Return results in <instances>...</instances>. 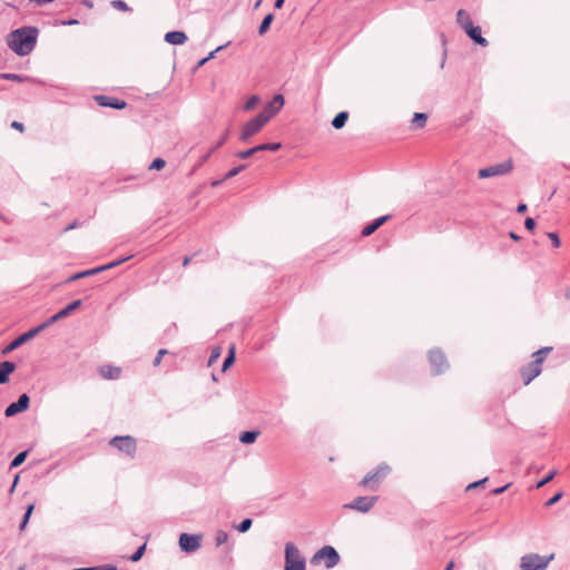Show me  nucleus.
Segmentation results:
<instances>
[{"label":"nucleus","mask_w":570,"mask_h":570,"mask_svg":"<svg viewBox=\"0 0 570 570\" xmlns=\"http://www.w3.org/2000/svg\"><path fill=\"white\" fill-rule=\"evenodd\" d=\"M509 236H510L513 240H519V239H520V236H519L517 233H514V232H510V233H509Z\"/></svg>","instance_id":"obj_63"},{"label":"nucleus","mask_w":570,"mask_h":570,"mask_svg":"<svg viewBox=\"0 0 570 570\" xmlns=\"http://www.w3.org/2000/svg\"><path fill=\"white\" fill-rule=\"evenodd\" d=\"M111 7L117 10L125 11V12H128L131 10L130 7L124 0L111 1Z\"/></svg>","instance_id":"obj_38"},{"label":"nucleus","mask_w":570,"mask_h":570,"mask_svg":"<svg viewBox=\"0 0 570 570\" xmlns=\"http://www.w3.org/2000/svg\"><path fill=\"white\" fill-rule=\"evenodd\" d=\"M228 135H229V131H228V130H226V131L223 134V136L220 137V139H218V141L216 142L215 148H219V147H222V146L226 142V140H227V138H228Z\"/></svg>","instance_id":"obj_51"},{"label":"nucleus","mask_w":570,"mask_h":570,"mask_svg":"<svg viewBox=\"0 0 570 570\" xmlns=\"http://www.w3.org/2000/svg\"><path fill=\"white\" fill-rule=\"evenodd\" d=\"M166 165L165 160L163 158H155L153 163L149 166V169H156L159 170L164 168Z\"/></svg>","instance_id":"obj_44"},{"label":"nucleus","mask_w":570,"mask_h":570,"mask_svg":"<svg viewBox=\"0 0 570 570\" xmlns=\"http://www.w3.org/2000/svg\"><path fill=\"white\" fill-rule=\"evenodd\" d=\"M38 335V332L35 327L30 328L29 331L24 332L23 334L19 335L17 338H14L11 343H9L6 348L3 350V354H7L22 344L27 343L28 341L32 340Z\"/></svg>","instance_id":"obj_15"},{"label":"nucleus","mask_w":570,"mask_h":570,"mask_svg":"<svg viewBox=\"0 0 570 570\" xmlns=\"http://www.w3.org/2000/svg\"><path fill=\"white\" fill-rule=\"evenodd\" d=\"M30 397L28 394H21L16 402L10 403L6 410L4 415L11 417L20 412L26 411L29 407Z\"/></svg>","instance_id":"obj_14"},{"label":"nucleus","mask_w":570,"mask_h":570,"mask_svg":"<svg viewBox=\"0 0 570 570\" xmlns=\"http://www.w3.org/2000/svg\"><path fill=\"white\" fill-rule=\"evenodd\" d=\"M553 558V553L550 556H540L538 553L524 554L521 558L520 568L522 570H546Z\"/></svg>","instance_id":"obj_3"},{"label":"nucleus","mask_w":570,"mask_h":570,"mask_svg":"<svg viewBox=\"0 0 570 570\" xmlns=\"http://www.w3.org/2000/svg\"><path fill=\"white\" fill-rule=\"evenodd\" d=\"M81 299H76L73 302H71L70 304H68L65 308L60 309L58 313H59V317H67L68 315H70L73 311H76L77 308H79L81 306Z\"/></svg>","instance_id":"obj_23"},{"label":"nucleus","mask_w":570,"mask_h":570,"mask_svg":"<svg viewBox=\"0 0 570 570\" xmlns=\"http://www.w3.org/2000/svg\"><path fill=\"white\" fill-rule=\"evenodd\" d=\"M132 257V255H129V256H126V257H119V259H116L117 262H119V265L129 261L130 258Z\"/></svg>","instance_id":"obj_62"},{"label":"nucleus","mask_w":570,"mask_h":570,"mask_svg":"<svg viewBox=\"0 0 570 570\" xmlns=\"http://www.w3.org/2000/svg\"><path fill=\"white\" fill-rule=\"evenodd\" d=\"M456 22L463 30L468 29L469 24H473L469 12L464 9H460L456 12Z\"/></svg>","instance_id":"obj_21"},{"label":"nucleus","mask_w":570,"mask_h":570,"mask_svg":"<svg viewBox=\"0 0 570 570\" xmlns=\"http://www.w3.org/2000/svg\"><path fill=\"white\" fill-rule=\"evenodd\" d=\"M259 435L258 431H245L239 435V441L244 444H252L256 441L257 436Z\"/></svg>","instance_id":"obj_24"},{"label":"nucleus","mask_w":570,"mask_h":570,"mask_svg":"<svg viewBox=\"0 0 570 570\" xmlns=\"http://www.w3.org/2000/svg\"><path fill=\"white\" fill-rule=\"evenodd\" d=\"M266 124V118L258 114L243 126L239 139L242 141H247L252 136L259 132Z\"/></svg>","instance_id":"obj_8"},{"label":"nucleus","mask_w":570,"mask_h":570,"mask_svg":"<svg viewBox=\"0 0 570 570\" xmlns=\"http://www.w3.org/2000/svg\"><path fill=\"white\" fill-rule=\"evenodd\" d=\"M39 30L36 27H21L12 30L7 37L8 47L18 56L29 55L37 43Z\"/></svg>","instance_id":"obj_1"},{"label":"nucleus","mask_w":570,"mask_h":570,"mask_svg":"<svg viewBox=\"0 0 570 570\" xmlns=\"http://www.w3.org/2000/svg\"><path fill=\"white\" fill-rule=\"evenodd\" d=\"M79 21L77 19L62 20L60 22L61 26H76Z\"/></svg>","instance_id":"obj_54"},{"label":"nucleus","mask_w":570,"mask_h":570,"mask_svg":"<svg viewBox=\"0 0 570 570\" xmlns=\"http://www.w3.org/2000/svg\"><path fill=\"white\" fill-rule=\"evenodd\" d=\"M541 358L533 360L520 370L523 384L529 385L537 376L541 374Z\"/></svg>","instance_id":"obj_11"},{"label":"nucleus","mask_w":570,"mask_h":570,"mask_svg":"<svg viewBox=\"0 0 570 570\" xmlns=\"http://www.w3.org/2000/svg\"><path fill=\"white\" fill-rule=\"evenodd\" d=\"M513 169V163L511 159L504 160L499 164L491 165L485 168H481L478 171L479 178H490L508 175Z\"/></svg>","instance_id":"obj_6"},{"label":"nucleus","mask_w":570,"mask_h":570,"mask_svg":"<svg viewBox=\"0 0 570 570\" xmlns=\"http://www.w3.org/2000/svg\"><path fill=\"white\" fill-rule=\"evenodd\" d=\"M348 119V112L347 111H341L338 112L332 120V126L335 129H341L345 126L346 121Z\"/></svg>","instance_id":"obj_22"},{"label":"nucleus","mask_w":570,"mask_h":570,"mask_svg":"<svg viewBox=\"0 0 570 570\" xmlns=\"http://www.w3.org/2000/svg\"><path fill=\"white\" fill-rule=\"evenodd\" d=\"M33 508H35L33 504H29L27 507L24 515H23V519H22V521H21V523L19 525L20 531H22L26 528V525H27V523H28V521H29V519H30V517L32 514Z\"/></svg>","instance_id":"obj_37"},{"label":"nucleus","mask_w":570,"mask_h":570,"mask_svg":"<svg viewBox=\"0 0 570 570\" xmlns=\"http://www.w3.org/2000/svg\"><path fill=\"white\" fill-rule=\"evenodd\" d=\"M377 499V497H357L352 502L345 504L344 508L366 513L374 507Z\"/></svg>","instance_id":"obj_12"},{"label":"nucleus","mask_w":570,"mask_h":570,"mask_svg":"<svg viewBox=\"0 0 570 570\" xmlns=\"http://www.w3.org/2000/svg\"><path fill=\"white\" fill-rule=\"evenodd\" d=\"M552 350V347H542L540 350H538L537 352H534L532 354V356L534 357V360H538V358H541V364L543 363L544 361V357L546 355Z\"/></svg>","instance_id":"obj_43"},{"label":"nucleus","mask_w":570,"mask_h":570,"mask_svg":"<svg viewBox=\"0 0 570 570\" xmlns=\"http://www.w3.org/2000/svg\"><path fill=\"white\" fill-rule=\"evenodd\" d=\"M225 46H226V45H224V46H219V47H217L215 50L210 51V52H209V55L206 57V58H207V60L209 61L210 59H213V58L215 57L216 52H218L219 50H222Z\"/></svg>","instance_id":"obj_55"},{"label":"nucleus","mask_w":570,"mask_h":570,"mask_svg":"<svg viewBox=\"0 0 570 570\" xmlns=\"http://www.w3.org/2000/svg\"><path fill=\"white\" fill-rule=\"evenodd\" d=\"M165 41L170 45H184L187 36L184 31H169L165 35Z\"/></svg>","instance_id":"obj_20"},{"label":"nucleus","mask_w":570,"mask_h":570,"mask_svg":"<svg viewBox=\"0 0 570 570\" xmlns=\"http://www.w3.org/2000/svg\"><path fill=\"white\" fill-rule=\"evenodd\" d=\"M274 20V16L273 13H268L264 17L263 21L261 22V26L258 28V33L261 36H263L264 33L267 32V30L269 29L271 27V23L273 22Z\"/></svg>","instance_id":"obj_28"},{"label":"nucleus","mask_w":570,"mask_h":570,"mask_svg":"<svg viewBox=\"0 0 570 570\" xmlns=\"http://www.w3.org/2000/svg\"><path fill=\"white\" fill-rule=\"evenodd\" d=\"M235 362V347L230 346L228 355L225 357L222 371L225 372Z\"/></svg>","instance_id":"obj_31"},{"label":"nucleus","mask_w":570,"mask_h":570,"mask_svg":"<svg viewBox=\"0 0 570 570\" xmlns=\"http://www.w3.org/2000/svg\"><path fill=\"white\" fill-rule=\"evenodd\" d=\"M259 151H277L282 148L281 142H266L258 145Z\"/></svg>","instance_id":"obj_32"},{"label":"nucleus","mask_w":570,"mask_h":570,"mask_svg":"<svg viewBox=\"0 0 570 570\" xmlns=\"http://www.w3.org/2000/svg\"><path fill=\"white\" fill-rule=\"evenodd\" d=\"M524 227L532 232L535 228V220L532 217H527L524 220Z\"/></svg>","instance_id":"obj_49"},{"label":"nucleus","mask_w":570,"mask_h":570,"mask_svg":"<svg viewBox=\"0 0 570 570\" xmlns=\"http://www.w3.org/2000/svg\"><path fill=\"white\" fill-rule=\"evenodd\" d=\"M562 494H563V493H562L561 491H560V492H558V493H556L553 497H551V498H550V499L544 503V505H546L547 508L552 507L553 504H556V503H557V502L562 498Z\"/></svg>","instance_id":"obj_46"},{"label":"nucleus","mask_w":570,"mask_h":570,"mask_svg":"<svg viewBox=\"0 0 570 570\" xmlns=\"http://www.w3.org/2000/svg\"><path fill=\"white\" fill-rule=\"evenodd\" d=\"M285 0H275V9H281L284 6Z\"/></svg>","instance_id":"obj_60"},{"label":"nucleus","mask_w":570,"mask_h":570,"mask_svg":"<svg viewBox=\"0 0 570 570\" xmlns=\"http://www.w3.org/2000/svg\"><path fill=\"white\" fill-rule=\"evenodd\" d=\"M0 79L22 82V81L27 80L28 77H23V76L17 75V73L6 72V73H0Z\"/></svg>","instance_id":"obj_35"},{"label":"nucleus","mask_w":570,"mask_h":570,"mask_svg":"<svg viewBox=\"0 0 570 570\" xmlns=\"http://www.w3.org/2000/svg\"><path fill=\"white\" fill-rule=\"evenodd\" d=\"M428 115L424 112H415L412 119L413 126L416 128H423L426 124Z\"/></svg>","instance_id":"obj_29"},{"label":"nucleus","mask_w":570,"mask_h":570,"mask_svg":"<svg viewBox=\"0 0 570 570\" xmlns=\"http://www.w3.org/2000/svg\"><path fill=\"white\" fill-rule=\"evenodd\" d=\"M252 523H253L252 519L246 518V519H244V520H243V521L237 525V530H238L240 533H245V532H247V531L250 529Z\"/></svg>","instance_id":"obj_42"},{"label":"nucleus","mask_w":570,"mask_h":570,"mask_svg":"<svg viewBox=\"0 0 570 570\" xmlns=\"http://www.w3.org/2000/svg\"><path fill=\"white\" fill-rule=\"evenodd\" d=\"M246 167H247L246 164H242L237 167L232 168L230 170H228L226 173V175L224 176V179H230V178L237 176L239 173H242L244 169H246Z\"/></svg>","instance_id":"obj_36"},{"label":"nucleus","mask_w":570,"mask_h":570,"mask_svg":"<svg viewBox=\"0 0 570 570\" xmlns=\"http://www.w3.org/2000/svg\"><path fill=\"white\" fill-rule=\"evenodd\" d=\"M167 353H168V351L166 348H160L157 352L156 357L154 358L153 365L154 366L160 365L163 356L166 355Z\"/></svg>","instance_id":"obj_45"},{"label":"nucleus","mask_w":570,"mask_h":570,"mask_svg":"<svg viewBox=\"0 0 570 570\" xmlns=\"http://www.w3.org/2000/svg\"><path fill=\"white\" fill-rule=\"evenodd\" d=\"M322 560H325V568L332 569L338 564L341 557L332 546H324L317 550L311 558V563L317 566Z\"/></svg>","instance_id":"obj_4"},{"label":"nucleus","mask_w":570,"mask_h":570,"mask_svg":"<svg viewBox=\"0 0 570 570\" xmlns=\"http://www.w3.org/2000/svg\"><path fill=\"white\" fill-rule=\"evenodd\" d=\"M110 445L130 458H134L137 450L136 440L130 435L115 436L111 439Z\"/></svg>","instance_id":"obj_9"},{"label":"nucleus","mask_w":570,"mask_h":570,"mask_svg":"<svg viewBox=\"0 0 570 570\" xmlns=\"http://www.w3.org/2000/svg\"><path fill=\"white\" fill-rule=\"evenodd\" d=\"M190 261H191V257H190V256H185V257H184L183 265H184V266H187V265L190 263Z\"/></svg>","instance_id":"obj_64"},{"label":"nucleus","mask_w":570,"mask_h":570,"mask_svg":"<svg viewBox=\"0 0 570 570\" xmlns=\"http://www.w3.org/2000/svg\"><path fill=\"white\" fill-rule=\"evenodd\" d=\"M16 370V364L10 361L0 362V384L9 381V375Z\"/></svg>","instance_id":"obj_19"},{"label":"nucleus","mask_w":570,"mask_h":570,"mask_svg":"<svg viewBox=\"0 0 570 570\" xmlns=\"http://www.w3.org/2000/svg\"><path fill=\"white\" fill-rule=\"evenodd\" d=\"M259 97L254 95L247 99V101L244 105V110L249 111L255 108V106L258 104Z\"/></svg>","instance_id":"obj_39"},{"label":"nucleus","mask_w":570,"mask_h":570,"mask_svg":"<svg viewBox=\"0 0 570 570\" xmlns=\"http://www.w3.org/2000/svg\"><path fill=\"white\" fill-rule=\"evenodd\" d=\"M96 274H98L97 267L91 268V269H87V271H82V272H79V273H76V274L71 275L67 279V283H71V282L78 281L80 278H83V277H87V276H91V275H96Z\"/></svg>","instance_id":"obj_26"},{"label":"nucleus","mask_w":570,"mask_h":570,"mask_svg":"<svg viewBox=\"0 0 570 570\" xmlns=\"http://www.w3.org/2000/svg\"><path fill=\"white\" fill-rule=\"evenodd\" d=\"M557 473V470H552L551 472H549L543 479L537 482L535 489L543 488L546 484H548L550 481L554 479Z\"/></svg>","instance_id":"obj_34"},{"label":"nucleus","mask_w":570,"mask_h":570,"mask_svg":"<svg viewBox=\"0 0 570 570\" xmlns=\"http://www.w3.org/2000/svg\"><path fill=\"white\" fill-rule=\"evenodd\" d=\"M471 40L481 47L488 46V40L482 36L481 28L479 26L469 24V28L464 30Z\"/></svg>","instance_id":"obj_17"},{"label":"nucleus","mask_w":570,"mask_h":570,"mask_svg":"<svg viewBox=\"0 0 570 570\" xmlns=\"http://www.w3.org/2000/svg\"><path fill=\"white\" fill-rule=\"evenodd\" d=\"M117 266H119V262L112 261V262H110L108 264L98 266L97 269H98V273H100V272L108 271V269H111V268L117 267Z\"/></svg>","instance_id":"obj_47"},{"label":"nucleus","mask_w":570,"mask_h":570,"mask_svg":"<svg viewBox=\"0 0 570 570\" xmlns=\"http://www.w3.org/2000/svg\"><path fill=\"white\" fill-rule=\"evenodd\" d=\"M487 481H488V478H484V479H482V480H480V481L472 482V483H470V484L466 487V490L478 488V487H480L481 484L485 483Z\"/></svg>","instance_id":"obj_52"},{"label":"nucleus","mask_w":570,"mask_h":570,"mask_svg":"<svg viewBox=\"0 0 570 570\" xmlns=\"http://www.w3.org/2000/svg\"><path fill=\"white\" fill-rule=\"evenodd\" d=\"M95 100L101 107H108L114 109H124L127 106L125 100L106 95H97L95 96Z\"/></svg>","instance_id":"obj_16"},{"label":"nucleus","mask_w":570,"mask_h":570,"mask_svg":"<svg viewBox=\"0 0 570 570\" xmlns=\"http://www.w3.org/2000/svg\"><path fill=\"white\" fill-rule=\"evenodd\" d=\"M18 480H19V475L17 474V475L14 476L13 482L11 483L10 493H12V492L14 491L16 485H17V483H18Z\"/></svg>","instance_id":"obj_59"},{"label":"nucleus","mask_w":570,"mask_h":570,"mask_svg":"<svg viewBox=\"0 0 570 570\" xmlns=\"http://www.w3.org/2000/svg\"><path fill=\"white\" fill-rule=\"evenodd\" d=\"M28 453H29V450L18 453L11 461L10 469H16V468L20 466L27 459Z\"/></svg>","instance_id":"obj_30"},{"label":"nucleus","mask_w":570,"mask_h":570,"mask_svg":"<svg viewBox=\"0 0 570 570\" xmlns=\"http://www.w3.org/2000/svg\"><path fill=\"white\" fill-rule=\"evenodd\" d=\"M96 570H117V567L107 564V566H98L96 567Z\"/></svg>","instance_id":"obj_56"},{"label":"nucleus","mask_w":570,"mask_h":570,"mask_svg":"<svg viewBox=\"0 0 570 570\" xmlns=\"http://www.w3.org/2000/svg\"><path fill=\"white\" fill-rule=\"evenodd\" d=\"M203 534L200 533H181L179 535L178 544L183 552L193 553L196 552L202 546Z\"/></svg>","instance_id":"obj_7"},{"label":"nucleus","mask_w":570,"mask_h":570,"mask_svg":"<svg viewBox=\"0 0 570 570\" xmlns=\"http://www.w3.org/2000/svg\"><path fill=\"white\" fill-rule=\"evenodd\" d=\"M284 570H306L305 559L293 542L285 544Z\"/></svg>","instance_id":"obj_2"},{"label":"nucleus","mask_w":570,"mask_h":570,"mask_svg":"<svg viewBox=\"0 0 570 570\" xmlns=\"http://www.w3.org/2000/svg\"><path fill=\"white\" fill-rule=\"evenodd\" d=\"M121 370L119 367H108L107 370L105 367L100 368V374L105 379H118L120 376Z\"/></svg>","instance_id":"obj_25"},{"label":"nucleus","mask_w":570,"mask_h":570,"mask_svg":"<svg viewBox=\"0 0 570 570\" xmlns=\"http://www.w3.org/2000/svg\"><path fill=\"white\" fill-rule=\"evenodd\" d=\"M429 362L434 375L442 374L449 368V363L444 353L438 348L429 352Z\"/></svg>","instance_id":"obj_10"},{"label":"nucleus","mask_w":570,"mask_h":570,"mask_svg":"<svg viewBox=\"0 0 570 570\" xmlns=\"http://www.w3.org/2000/svg\"><path fill=\"white\" fill-rule=\"evenodd\" d=\"M285 99L284 96L281 94H277L273 97V99L267 102L263 110L259 112L261 116L266 118V121L268 122L284 106Z\"/></svg>","instance_id":"obj_13"},{"label":"nucleus","mask_w":570,"mask_h":570,"mask_svg":"<svg viewBox=\"0 0 570 570\" xmlns=\"http://www.w3.org/2000/svg\"><path fill=\"white\" fill-rule=\"evenodd\" d=\"M527 209H528V206L525 204H519L517 207V213L523 214L527 212Z\"/></svg>","instance_id":"obj_57"},{"label":"nucleus","mask_w":570,"mask_h":570,"mask_svg":"<svg viewBox=\"0 0 570 570\" xmlns=\"http://www.w3.org/2000/svg\"><path fill=\"white\" fill-rule=\"evenodd\" d=\"M548 237L551 239L553 247L558 248L560 246V239L557 233L550 232L548 233Z\"/></svg>","instance_id":"obj_48"},{"label":"nucleus","mask_w":570,"mask_h":570,"mask_svg":"<svg viewBox=\"0 0 570 570\" xmlns=\"http://www.w3.org/2000/svg\"><path fill=\"white\" fill-rule=\"evenodd\" d=\"M220 355V348L216 347L212 351V354L209 356L208 364L212 365L213 362H215Z\"/></svg>","instance_id":"obj_50"},{"label":"nucleus","mask_w":570,"mask_h":570,"mask_svg":"<svg viewBox=\"0 0 570 570\" xmlns=\"http://www.w3.org/2000/svg\"><path fill=\"white\" fill-rule=\"evenodd\" d=\"M508 487H509V484L503 485V487L498 488V489H494V490H493V493H494V494H501V493H503V492L508 489Z\"/></svg>","instance_id":"obj_58"},{"label":"nucleus","mask_w":570,"mask_h":570,"mask_svg":"<svg viewBox=\"0 0 570 570\" xmlns=\"http://www.w3.org/2000/svg\"><path fill=\"white\" fill-rule=\"evenodd\" d=\"M77 226H78V222L75 220L73 223H71L69 226H67L65 228V232L71 230V229L76 228Z\"/></svg>","instance_id":"obj_61"},{"label":"nucleus","mask_w":570,"mask_h":570,"mask_svg":"<svg viewBox=\"0 0 570 570\" xmlns=\"http://www.w3.org/2000/svg\"><path fill=\"white\" fill-rule=\"evenodd\" d=\"M145 550H146V544L144 543L142 546H140V547L135 551V553H132V554L130 556V558H129V559H130V561H132V562H137V561H139V560L142 558V556H144V553H145Z\"/></svg>","instance_id":"obj_41"},{"label":"nucleus","mask_w":570,"mask_h":570,"mask_svg":"<svg viewBox=\"0 0 570 570\" xmlns=\"http://www.w3.org/2000/svg\"><path fill=\"white\" fill-rule=\"evenodd\" d=\"M258 151H259V147L257 145V146H254V147H252L249 149L236 153V157H238L240 159H247V158L252 157L254 154H256Z\"/></svg>","instance_id":"obj_33"},{"label":"nucleus","mask_w":570,"mask_h":570,"mask_svg":"<svg viewBox=\"0 0 570 570\" xmlns=\"http://www.w3.org/2000/svg\"><path fill=\"white\" fill-rule=\"evenodd\" d=\"M390 217V215H384L374 219L372 223H370L362 229V236L366 237L372 235L377 228H380L385 222H387Z\"/></svg>","instance_id":"obj_18"},{"label":"nucleus","mask_w":570,"mask_h":570,"mask_svg":"<svg viewBox=\"0 0 570 570\" xmlns=\"http://www.w3.org/2000/svg\"><path fill=\"white\" fill-rule=\"evenodd\" d=\"M391 469L387 464L382 463L374 471L368 472L360 482V485L370 490H377L379 484L387 476Z\"/></svg>","instance_id":"obj_5"},{"label":"nucleus","mask_w":570,"mask_h":570,"mask_svg":"<svg viewBox=\"0 0 570 570\" xmlns=\"http://www.w3.org/2000/svg\"><path fill=\"white\" fill-rule=\"evenodd\" d=\"M11 127L17 129V130H19V131H23V129H24L23 124L20 122V121H17V120L11 122Z\"/></svg>","instance_id":"obj_53"},{"label":"nucleus","mask_w":570,"mask_h":570,"mask_svg":"<svg viewBox=\"0 0 570 570\" xmlns=\"http://www.w3.org/2000/svg\"><path fill=\"white\" fill-rule=\"evenodd\" d=\"M61 318L62 317H59V313H56L52 316H50L48 320H46L43 323H41L38 326H36L35 328H36V331L39 334L42 331H45L47 327H49L50 325L55 324L56 322H58Z\"/></svg>","instance_id":"obj_27"},{"label":"nucleus","mask_w":570,"mask_h":570,"mask_svg":"<svg viewBox=\"0 0 570 570\" xmlns=\"http://www.w3.org/2000/svg\"><path fill=\"white\" fill-rule=\"evenodd\" d=\"M227 540H228V533L226 531H223V530L217 531L216 537H215V542H216L217 547L224 544L225 542H227Z\"/></svg>","instance_id":"obj_40"}]
</instances>
